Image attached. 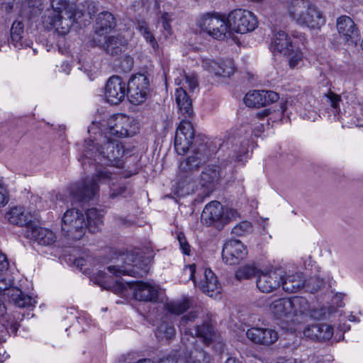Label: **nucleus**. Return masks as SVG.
Returning <instances> with one entry per match:
<instances>
[{
    "mask_svg": "<svg viewBox=\"0 0 363 363\" xmlns=\"http://www.w3.org/2000/svg\"><path fill=\"white\" fill-rule=\"evenodd\" d=\"M189 119L184 118L181 121L174 138V148L179 155H184L191 146L193 148L192 154L180 162L177 174V188L182 194H189L196 190V176L208 158L204 143H199L196 147V143H193L194 130Z\"/></svg>",
    "mask_w": 363,
    "mask_h": 363,
    "instance_id": "nucleus-1",
    "label": "nucleus"
},
{
    "mask_svg": "<svg viewBox=\"0 0 363 363\" xmlns=\"http://www.w3.org/2000/svg\"><path fill=\"white\" fill-rule=\"evenodd\" d=\"M125 152L124 146L117 140H111L108 135L101 137L100 142L95 143L92 140L84 141L83 155L79 161L84 169L96 161V157L100 158L101 162L106 164L121 167V159Z\"/></svg>",
    "mask_w": 363,
    "mask_h": 363,
    "instance_id": "nucleus-2",
    "label": "nucleus"
},
{
    "mask_svg": "<svg viewBox=\"0 0 363 363\" xmlns=\"http://www.w3.org/2000/svg\"><path fill=\"white\" fill-rule=\"evenodd\" d=\"M288 10L290 17L301 26L320 29L325 24L321 12L308 0H291Z\"/></svg>",
    "mask_w": 363,
    "mask_h": 363,
    "instance_id": "nucleus-3",
    "label": "nucleus"
},
{
    "mask_svg": "<svg viewBox=\"0 0 363 363\" xmlns=\"http://www.w3.org/2000/svg\"><path fill=\"white\" fill-rule=\"evenodd\" d=\"M111 179V173L106 168H100L91 178H86L70 186V195L75 201L86 202L93 199L99 192V184Z\"/></svg>",
    "mask_w": 363,
    "mask_h": 363,
    "instance_id": "nucleus-4",
    "label": "nucleus"
},
{
    "mask_svg": "<svg viewBox=\"0 0 363 363\" xmlns=\"http://www.w3.org/2000/svg\"><path fill=\"white\" fill-rule=\"evenodd\" d=\"M9 262L6 256L0 252V293L4 292L15 305L20 308L29 306L32 304V298L24 294L18 288L11 287V281L7 278Z\"/></svg>",
    "mask_w": 363,
    "mask_h": 363,
    "instance_id": "nucleus-5",
    "label": "nucleus"
},
{
    "mask_svg": "<svg viewBox=\"0 0 363 363\" xmlns=\"http://www.w3.org/2000/svg\"><path fill=\"white\" fill-rule=\"evenodd\" d=\"M198 27L214 39L224 40L229 33L227 18L215 13H206L197 21Z\"/></svg>",
    "mask_w": 363,
    "mask_h": 363,
    "instance_id": "nucleus-6",
    "label": "nucleus"
},
{
    "mask_svg": "<svg viewBox=\"0 0 363 363\" xmlns=\"http://www.w3.org/2000/svg\"><path fill=\"white\" fill-rule=\"evenodd\" d=\"M86 223L84 214L76 208L66 211L62 219V233L67 238L79 240L84 236Z\"/></svg>",
    "mask_w": 363,
    "mask_h": 363,
    "instance_id": "nucleus-7",
    "label": "nucleus"
},
{
    "mask_svg": "<svg viewBox=\"0 0 363 363\" xmlns=\"http://www.w3.org/2000/svg\"><path fill=\"white\" fill-rule=\"evenodd\" d=\"M227 21L229 28L241 34L254 30L258 25L256 16L251 11L241 9L232 11Z\"/></svg>",
    "mask_w": 363,
    "mask_h": 363,
    "instance_id": "nucleus-8",
    "label": "nucleus"
},
{
    "mask_svg": "<svg viewBox=\"0 0 363 363\" xmlns=\"http://www.w3.org/2000/svg\"><path fill=\"white\" fill-rule=\"evenodd\" d=\"M74 16L68 11L55 13V11H45L43 23L47 28L55 29L58 35L63 36L69 33L74 22Z\"/></svg>",
    "mask_w": 363,
    "mask_h": 363,
    "instance_id": "nucleus-9",
    "label": "nucleus"
},
{
    "mask_svg": "<svg viewBox=\"0 0 363 363\" xmlns=\"http://www.w3.org/2000/svg\"><path fill=\"white\" fill-rule=\"evenodd\" d=\"M149 86V79L145 74L133 75L127 86V96L130 102L134 105H139L145 101Z\"/></svg>",
    "mask_w": 363,
    "mask_h": 363,
    "instance_id": "nucleus-10",
    "label": "nucleus"
},
{
    "mask_svg": "<svg viewBox=\"0 0 363 363\" xmlns=\"http://www.w3.org/2000/svg\"><path fill=\"white\" fill-rule=\"evenodd\" d=\"M133 118L124 115L117 114L111 116L107 121V129L105 135H114L118 138H124L132 135L133 132L130 130Z\"/></svg>",
    "mask_w": 363,
    "mask_h": 363,
    "instance_id": "nucleus-11",
    "label": "nucleus"
},
{
    "mask_svg": "<svg viewBox=\"0 0 363 363\" xmlns=\"http://www.w3.org/2000/svg\"><path fill=\"white\" fill-rule=\"evenodd\" d=\"M127 95V84L118 76L111 77L106 86L105 96L108 103L113 105L120 104Z\"/></svg>",
    "mask_w": 363,
    "mask_h": 363,
    "instance_id": "nucleus-12",
    "label": "nucleus"
},
{
    "mask_svg": "<svg viewBox=\"0 0 363 363\" xmlns=\"http://www.w3.org/2000/svg\"><path fill=\"white\" fill-rule=\"evenodd\" d=\"M223 206L217 201L208 203L201 213L202 222L208 226H213L218 230L223 228Z\"/></svg>",
    "mask_w": 363,
    "mask_h": 363,
    "instance_id": "nucleus-13",
    "label": "nucleus"
},
{
    "mask_svg": "<svg viewBox=\"0 0 363 363\" xmlns=\"http://www.w3.org/2000/svg\"><path fill=\"white\" fill-rule=\"evenodd\" d=\"M93 43L112 56L120 55L125 48V40L120 35L96 36L93 39Z\"/></svg>",
    "mask_w": 363,
    "mask_h": 363,
    "instance_id": "nucleus-14",
    "label": "nucleus"
},
{
    "mask_svg": "<svg viewBox=\"0 0 363 363\" xmlns=\"http://www.w3.org/2000/svg\"><path fill=\"white\" fill-rule=\"evenodd\" d=\"M279 94L273 91L254 90L246 94L244 102L252 108L265 106L278 101Z\"/></svg>",
    "mask_w": 363,
    "mask_h": 363,
    "instance_id": "nucleus-15",
    "label": "nucleus"
},
{
    "mask_svg": "<svg viewBox=\"0 0 363 363\" xmlns=\"http://www.w3.org/2000/svg\"><path fill=\"white\" fill-rule=\"evenodd\" d=\"M247 255L245 245L238 240H230L225 243L222 257L225 262L229 264H235L244 259Z\"/></svg>",
    "mask_w": 363,
    "mask_h": 363,
    "instance_id": "nucleus-16",
    "label": "nucleus"
},
{
    "mask_svg": "<svg viewBox=\"0 0 363 363\" xmlns=\"http://www.w3.org/2000/svg\"><path fill=\"white\" fill-rule=\"evenodd\" d=\"M249 340L257 345L269 346L279 338L277 332L272 328H252L246 333Z\"/></svg>",
    "mask_w": 363,
    "mask_h": 363,
    "instance_id": "nucleus-17",
    "label": "nucleus"
},
{
    "mask_svg": "<svg viewBox=\"0 0 363 363\" xmlns=\"http://www.w3.org/2000/svg\"><path fill=\"white\" fill-rule=\"evenodd\" d=\"M24 235L27 238L36 241L41 245H50L56 240L55 234L48 228L35 225L33 223L24 230Z\"/></svg>",
    "mask_w": 363,
    "mask_h": 363,
    "instance_id": "nucleus-18",
    "label": "nucleus"
},
{
    "mask_svg": "<svg viewBox=\"0 0 363 363\" xmlns=\"http://www.w3.org/2000/svg\"><path fill=\"white\" fill-rule=\"evenodd\" d=\"M116 26V18L113 13L108 11H101L95 18L94 33L96 36L106 35L113 31Z\"/></svg>",
    "mask_w": 363,
    "mask_h": 363,
    "instance_id": "nucleus-19",
    "label": "nucleus"
},
{
    "mask_svg": "<svg viewBox=\"0 0 363 363\" xmlns=\"http://www.w3.org/2000/svg\"><path fill=\"white\" fill-rule=\"evenodd\" d=\"M282 277L275 271L261 272L257 275V287L263 293H270L281 286Z\"/></svg>",
    "mask_w": 363,
    "mask_h": 363,
    "instance_id": "nucleus-20",
    "label": "nucleus"
},
{
    "mask_svg": "<svg viewBox=\"0 0 363 363\" xmlns=\"http://www.w3.org/2000/svg\"><path fill=\"white\" fill-rule=\"evenodd\" d=\"M134 298L140 301L153 302L158 298L159 288L155 284L138 281L133 284Z\"/></svg>",
    "mask_w": 363,
    "mask_h": 363,
    "instance_id": "nucleus-21",
    "label": "nucleus"
},
{
    "mask_svg": "<svg viewBox=\"0 0 363 363\" xmlns=\"http://www.w3.org/2000/svg\"><path fill=\"white\" fill-rule=\"evenodd\" d=\"M269 311L274 318L284 322H291V308L290 298H278L269 305Z\"/></svg>",
    "mask_w": 363,
    "mask_h": 363,
    "instance_id": "nucleus-22",
    "label": "nucleus"
},
{
    "mask_svg": "<svg viewBox=\"0 0 363 363\" xmlns=\"http://www.w3.org/2000/svg\"><path fill=\"white\" fill-rule=\"evenodd\" d=\"M306 337L317 341L330 340L333 335V328L326 323H316L308 325L303 330Z\"/></svg>",
    "mask_w": 363,
    "mask_h": 363,
    "instance_id": "nucleus-23",
    "label": "nucleus"
},
{
    "mask_svg": "<svg viewBox=\"0 0 363 363\" xmlns=\"http://www.w3.org/2000/svg\"><path fill=\"white\" fill-rule=\"evenodd\" d=\"M220 178V169L217 166H208L201 172L200 184L203 194L208 196L213 191Z\"/></svg>",
    "mask_w": 363,
    "mask_h": 363,
    "instance_id": "nucleus-24",
    "label": "nucleus"
},
{
    "mask_svg": "<svg viewBox=\"0 0 363 363\" xmlns=\"http://www.w3.org/2000/svg\"><path fill=\"white\" fill-rule=\"evenodd\" d=\"M291 308V322L301 323L304 319L308 317L309 303L306 298L301 296H295L290 298Z\"/></svg>",
    "mask_w": 363,
    "mask_h": 363,
    "instance_id": "nucleus-25",
    "label": "nucleus"
},
{
    "mask_svg": "<svg viewBox=\"0 0 363 363\" xmlns=\"http://www.w3.org/2000/svg\"><path fill=\"white\" fill-rule=\"evenodd\" d=\"M175 96L180 114L184 118H191L194 116L192 101L186 91L180 87L176 90Z\"/></svg>",
    "mask_w": 363,
    "mask_h": 363,
    "instance_id": "nucleus-26",
    "label": "nucleus"
},
{
    "mask_svg": "<svg viewBox=\"0 0 363 363\" xmlns=\"http://www.w3.org/2000/svg\"><path fill=\"white\" fill-rule=\"evenodd\" d=\"M337 29L346 40L359 35V30L354 22L347 16H342L337 19Z\"/></svg>",
    "mask_w": 363,
    "mask_h": 363,
    "instance_id": "nucleus-27",
    "label": "nucleus"
},
{
    "mask_svg": "<svg viewBox=\"0 0 363 363\" xmlns=\"http://www.w3.org/2000/svg\"><path fill=\"white\" fill-rule=\"evenodd\" d=\"M195 334L206 345H211L216 340V333L213 325L210 323L208 313H206L203 323L196 327Z\"/></svg>",
    "mask_w": 363,
    "mask_h": 363,
    "instance_id": "nucleus-28",
    "label": "nucleus"
},
{
    "mask_svg": "<svg viewBox=\"0 0 363 363\" xmlns=\"http://www.w3.org/2000/svg\"><path fill=\"white\" fill-rule=\"evenodd\" d=\"M273 49L284 55H290L292 52V43L286 33L283 30L276 32L272 39Z\"/></svg>",
    "mask_w": 363,
    "mask_h": 363,
    "instance_id": "nucleus-29",
    "label": "nucleus"
},
{
    "mask_svg": "<svg viewBox=\"0 0 363 363\" xmlns=\"http://www.w3.org/2000/svg\"><path fill=\"white\" fill-rule=\"evenodd\" d=\"M206 67L210 72L217 76L229 77L234 73V63L232 60H222L220 62L211 61L206 62Z\"/></svg>",
    "mask_w": 363,
    "mask_h": 363,
    "instance_id": "nucleus-30",
    "label": "nucleus"
},
{
    "mask_svg": "<svg viewBox=\"0 0 363 363\" xmlns=\"http://www.w3.org/2000/svg\"><path fill=\"white\" fill-rule=\"evenodd\" d=\"M5 218L10 223L19 226H25V229L33 223L30 216L25 213L22 207L16 206L12 208L10 211L6 213Z\"/></svg>",
    "mask_w": 363,
    "mask_h": 363,
    "instance_id": "nucleus-31",
    "label": "nucleus"
},
{
    "mask_svg": "<svg viewBox=\"0 0 363 363\" xmlns=\"http://www.w3.org/2000/svg\"><path fill=\"white\" fill-rule=\"evenodd\" d=\"M205 279L202 281L200 288L203 293L212 297L220 293V285L214 273L211 269H206L204 272Z\"/></svg>",
    "mask_w": 363,
    "mask_h": 363,
    "instance_id": "nucleus-32",
    "label": "nucleus"
},
{
    "mask_svg": "<svg viewBox=\"0 0 363 363\" xmlns=\"http://www.w3.org/2000/svg\"><path fill=\"white\" fill-rule=\"evenodd\" d=\"M306 280L301 273H296L289 275L286 278L282 277L281 284L283 289L288 293H295L303 288Z\"/></svg>",
    "mask_w": 363,
    "mask_h": 363,
    "instance_id": "nucleus-33",
    "label": "nucleus"
},
{
    "mask_svg": "<svg viewBox=\"0 0 363 363\" xmlns=\"http://www.w3.org/2000/svg\"><path fill=\"white\" fill-rule=\"evenodd\" d=\"M86 228L92 233L98 232L103 225V213L102 211L96 208H90L86 211Z\"/></svg>",
    "mask_w": 363,
    "mask_h": 363,
    "instance_id": "nucleus-34",
    "label": "nucleus"
},
{
    "mask_svg": "<svg viewBox=\"0 0 363 363\" xmlns=\"http://www.w3.org/2000/svg\"><path fill=\"white\" fill-rule=\"evenodd\" d=\"M203 313H204L201 308H197L196 310L189 312L187 315H185L180 318L179 327L184 336L190 335L194 340L195 339L193 333L190 329L186 328V325L189 323L194 322L197 318L200 317L203 318Z\"/></svg>",
    "mask_w": 363,
    "mask_h": 363,
    "instance_id": "nucleus-35",
    "label": "nucleus"
},
{
    "mask_svg": "<svg viewBox=\"0 0 363 363\" xmlns=\"http://www.w3.org/2000/svg\"><path fill=\"white\" fill-rule=\"evenodd\" d=\"M155 335L160 340H170L176 336V329L170 322L162 321L157 326Z\"/></svg>",
    "mask_w": 363,
    "mask_h": 363,
    "instance_id": "nucleus-36",
    "label": "nucleus"
},
{
    "mask_svg": "<svg viewBox=\"0 0 363 363\" xmlns=\"http://www.w3.org/2000/svg\"><path fill=\"white\" fill-rule=\"evenodd\" d=\"M23 24L21 21H14L11 28V41L15 48L21 49L24 47Z\"/></svg>",
    "mask_w": 363,
    "mask_h": 363,
    "instance_id": "nucleus-37",
    "label": "nucleus"
},
{
    "mask_svg": "<svg viewBox=\"0 0 363 363\" xmlns=\"http://www.w3.org/2000/svg\"><path fill=\"white\" fill-rule=\"evenodd\" d=\"M98 11V5L95 1L86 0L78 6L74 16L79 18L87 16L89 18H92Z\"/></svg>",
    "mask_w": 363,
    "mask_h": 363,
    "instance_id": "nucleus-38",
    "label": "nucleus"
},
{
    "mask_svg": "<svg viewBox=\"0 0 363 363\" xmlns=\"http://www.w3.org/2000/svg\"><path fill=\"white\" fill-rule=\"evenodd\" d=\"M260 270L253 264H245L238 268L235 272L237 280L250 279L258 275Z\"/></svg>",
    "mask_w": 363,
    "mask_h": 363,
    "instance_id": "nucleus-39",
    "label": "nucleus"
},
{
    "mask_svg": "<svg viewBox=\"0 0 363 363\" xmlns=\"http://www.w3.org/2000/svg\"><path fill=\"white\" fill-rule=\"evenodd\" d=\"M165 309L174 315H180L190 308L189 300L185 298L180 301H172L164 305Z\"/></svg>",
    "mask_w": 363,
    "mask_h": 363,
    "instance_id": "nucleus-40",
    "label": "nucleus"
},
{
    "mask_svg": "<svg viewBox=\"0 0 363 363\" xmlns=\"http://www.w3.org/2000/svg\"><path fill=\"white\" fill-rule=\"evenodd\" d=\"M108 271L114 274L116 277H121L122 275L135 276V272L134 267L130 264L125 265H112L107 267Z\"/></svg>",
    "mask_w": 363,
    "mask_h": 363,
    "instance_id": "nucleus-41",
    "label": "nucleus"
},
{
    "mask_svg": "<svg viewBox=\"0 0 363 363\" xmlns=\"http://www.w3.org/2000/svg\"><path fill=\"white\" fill-rule=\"evenodd\" d=\"M333 312V309L331 307L319 306L313 309L309 308L308 317L315 320L325 319Z\"/></svg>",
    "mask_w": 363,
    "mask_h": 363,
    "instance_id": "nucleus-42",
    "label": "nucleus"
},
{
    "mask_svg": "<svg viewBox=\"0 0 363 363\" xmlns=\"http://www.w3.org/2000/svg\"><path fill=\"white\" fill-rule=\"evenodd\" d=\"M252 226L249 221L245 220L237 224L232 229V233L237 236H242L245 233L251 232Z\"/></svg>",
    "mask_w": 363,
    "mask_h": 363,
    "instance_id": "nucleus-43",
    "label": "nucleus"
},
{
    "mask_svg": "<svg viewBox=\"0 0 363 363\" xmlns=\"http://www.w3.org/2000/svg\"><path fill=\"white\" fill-rule=\"evenodd\" d=\"M134 65V60L129 55L123 56L119 62L118 67L123 72H129Z\"/></svg>",
    "mask_w": 363,
    "mask_h": 363,
    "instance_id": "nucleus-44",
    "label": "nucleus"
},
{
    "mask_svg": "<svg viewBox=\"0 0 363 363\" xmlns=\"http://www.w3.org/2000/svg\"><path fill=\"white\" fill-rule=\"evenodd\" d=\"M240 218V213L237 210L233 208H225L223 207V227L229 222Z\"/></svg>",
    "mask_w": 363,
    "mask_h": 363,
    "instance_id": "nucleus-45",
    "label": "nucleus"
},
{
    "mask_svg": "<svg viewBox=\"0 0 363 363\" xmlns=\"http://www.w3.org/2000/svg\"><path fill=\"white\" fill-rule=\"evenodd\" d=\"M68 4V0H51V9L46 11H55V13H63Z\"/></svg>",
    "mask_w": 363,
    "mask_h": 363,
    "instance_id": "nucleus-46",
    "label": "nucleus"
},
{
    "mask_svg": "<svg viewBox=\"0 0 363 363\" xmlns=\"http://www.w3.org/2000/svg\"><path fill=\"white\" fill-rule=\"evenodd\" d=\"M177 240L179 242L180 249L184 255H190L191 246L189 244L184 234L182 232L177 234Z\"/></svg>",
    "mask_w": 363,
    "mask_h": 363,
    "instance_id": "nucleus-47",
    "label": "nucleus"
},
{
    "mask_svg": "<svg viewBox=\"0 0 363 363\" xmlns=\"http://www.w3.org/2000/svg\"><path fill=\"white\" fill-rule=\"evenodd\" d=\"M289 58V65L291 68L296 67L301 61L303 58L302 52L300 50L294 51L292 48V52L290 55H288Z\"/></svg>",
    "mask_w": 363,
    "mask_h": 363,
    "instance_id": "nucleus-48",
    "label": "nucleus"
},
{
    "mask_svg": "<svg viewBox=\"0 0 363 363\" xmlns=\"http://www.w3.org/2000/svg\"><path fill=\"white\" fill-rule=\"evenodd\" d=\"M172 18L171 15L168 13H164L161 16V21L162 24V27L166 32L167 35H172V30L171 26V22Z\"/></svg>",
    "mask_w": 363,
    "mask_h": 363,
    "instance_id": "nucleus-49",
    "label": "nucleus"
},
{
    "mask_svg": "<svg viewBox=\"0 0 363 363\" xmlns=\"http://www.w3.org/2000/svg\"><path fill=\"white\" fill-rule=\"evenodd\" d=\"M185 80L190 91H194L198 86L197 79L194 74L186 75Z\"/></svg>",
    "mask_w": 363,
    "mask_h": 363,
    "instance_id": "nucleus-50",
    "label": "nucleus"
},
{
    "mask_svg": "<svg viewBox=\"0 0 363 363\" xmlns=\"http://www.w3.org/2000/svg\"><path fill=\"white\" fill-rule=\"evenodd\" d=\"M143 36L146 40V41L150 43V45H151L154 50H157L159 45L151 31L147 33Z\"/></svg>",
    "mask_w": 363,
    "mask_h": 363,
    "instance_id": "nucleus-51",
    "label": "nucleus"
},
{
    "mask_svg": "<svg viewBox=\"0 0 363 363\" xmlns=\"http://www.w3.org/2000/svg\"><path fill=\"white\" fill-rule=\"evenodd\" d=\"M136 28L142 35L150 31L148 23L143 20H140L137 22Z\"/></svg>",
    "mask_w": 363,
    "mask_h": 363,
    "instance_id": "nucleus-52",
    "label": "nucleus"
},
{
    "mask_svg": "<svg viewBox=\"0 0 363 363\" xmlns=\"http://www.w3.org/2000/svg\"><path fill=\"white\" fill-rule=\"evenodd\" d=\"M195 272H196V265L194 264L186 265V266H185V267L184 269V273L186 275H189V279H191L194 283H196L195 276H194Z\"/></svg>",
    "mask_w": 363,
    "mask_h": 363,
    "instance_id": "nucleus-53",
    "label": "nucleus"
},
{
    "mask_svg": "<svg viewBox=\"0 0 363 363\" xmlns=\"http://www.w3.org/2000/svg\"><path fill=\"white\" fill-rule=\"evenodd\" d=\"M233 152H234V153L231 157L233 160L238 161V162L242 161L244 156L247 152L246 148H242V150H239L238 152H236V150L235 149L233 150Z\"/></svg>",
    "mask_w": 363,
    "mask_h": 363,
    "instance_id": "nucleus-54",
    "label": "nucleus"
},
{
    "mask_svg": "<svg viewBox=\"0 0 363 363\" xmlns=\"http://www.w3.org/2000/svg\"><path fill=\"white\" fill-rule=\"evenodd\" d=\"M127 191V189L125 186H119L116 189H111V192H110V196L111 198H115L117 196H119V195H121L123 194H124L125 191Z\"/></svg>",
    "mask_w": 363,
    "mask_h": 363,
    "instance_id": "nucleus-55",
    "label": "nucleus"
},
{
    "mask_svg": "<svg viewBox=\"0 0 363 363\" xmlns=\"http://www.w3.org/2000/svg\"><path fill=\"white\" fill-rule=\"evenodd\" d=\"M328 98L330 99L332 106L336 108L341 100L340 96L335 93L330 92L328 95Z\"/></svg>",
    "mask_w": 363,
    "mask_h": 363,
    "instance_id": "nucleus-56",
    "label": "nucleus"
},
{
    "mask_svg": "<svg viewBox=\"0 0 363 363\" xmlns=\"http://www.w3.org/2000/svg\"><path fill=\"white\" fill-rule=\"evenodd\" d=\"M101 286L104 289H111L116 294L122 292L125 288L123 284L121 283H117L116 285L113 286H104V284H101Z\"/></svg>",
    "mask_w": 363,
    "mask_h": 363,
    "instance_id": "nucleus-57",
    "label": "nucleus"
},
{
    "mask_svg": "<svg viewBox=\"0 0 363 363\" xmlns=\"http://www.w3.org/2000/svg\"><path fill=\"white\" fill-rule=\"evenodd\" d=\"M198 354L195 355V357H202V360L199 359V363H209L210 362V355L206 352L205 351L201 350L196 352Z\"/></svg>",
    "mask_w": 363,
    "mask_h": 363,
    "instance_id": "nucleus-58",
    "label": "nucleus"
},
{
    "mask_svg": "<svg viewBox=\"0 0 363 363\" xmlns=\"http://www.w3.org/2000/svg\"><path fill=\"white\" fill-rule=\"evenodd\" d=\"M5 190L2 185L0 186V206H4L7 203L9 199L5 194Z\"/></svg>",
    "mask_w": 363,
    "mask_h": 363,
    "instance_id": "nucleus-59",
    "label": "nucleus"
},
{
    "mask_svg": "<svg viewBox=\"0 0 363 363\" xmlns=\"http://www.w3.org/2000/svg\"><path fill=\"white\" fill-rule=\"evenodd\" d=\"M264 127L263 124L257 125L253 130L254 135L256 137H258L264 131Z\"/></svg>",
    "mask_w": 363,
    "mask_h": 363,
    "instance_id": "nucleus-60",
    "label": "nucleus"
},
{
    "mask_svg": "<svg viewBox=\"0 0 363 363\" xmlns=\"http://www.w3.org/2000/svg\"><path fill=\"white\" fill-rule=\"evenodd\" d=\"M269 113L270 111L269 109H264L260 112L257 113L256 116L257 118L262 119L267 116L269 114Z\"/></svg>",
    "mask_w": 363,
    "mask_h": 363,
    "instance_id": "nucleus-61",
    "label": "nucleus"
},
{
    "mask_svg": "<svg viewBox=\"0 0 363 363\" xmlns=\"http://www.w3.org/2000/svg\"><path fill=\"white\" fill-rule=\"evenodd\" d=\"M277 363H294V361L291 358L280 357L277 358Z\"/></svg>",
    "mask_w": 363,
    "mask_h": 363,
    "instance_id": "nucleus-62",
    "label": "nucleus"
},
{
    "mask_svg": "<svg viewBox=\"0 0 363 363\" xmlns=\"http://www.w3.org/2000/svg\"><path fill=\"white\" fill-rule=\"evenodd\" d=\"M136 363H155L154 361L150 359H143L138 361Z\"/></svg>",
    "mask_w": 363,
    "mask_h": 363,
    "instance_id": "nucleus-63",
    "label": "nucleus"
},
{
    "mask_svg": "<svg viewBox=\"0 0 363 363\" xmlns=\"http://www.w3.org/2000/svg\"><path fill=\"white\" fill-rule=\"evenodd\" d=\"M225 363H240V362L233 357L228 358Z\"/></svg>",
    "mask_w": 363,
    "mask_h": 363,
    "instance_id": "nucleus-64",
    "label": "nucleus"
}]
</instances>
